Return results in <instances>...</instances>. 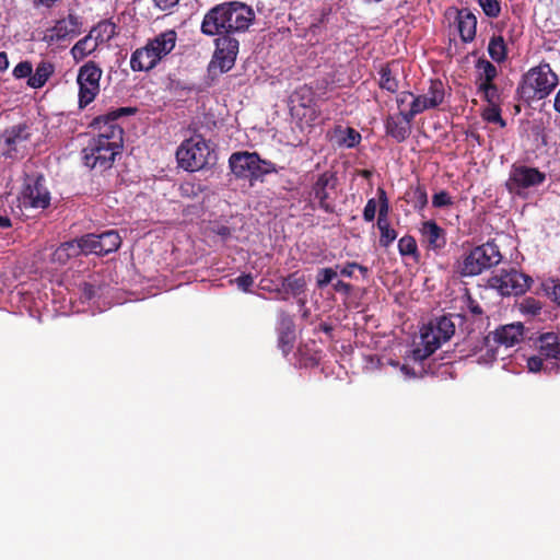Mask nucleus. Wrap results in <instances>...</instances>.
Listing matches in <instances>:
<instances>
[{"mask_svg": "<svg viewBox=\"0 0 560 560\" xmlns=\"http://www.w3.org/2000/svg\"><path fill=\"white\" fill-rule=\"evenodd\" d=\"M133 112L131 107H120L94 119L93 127L97 135L82 150L85 166L105 171L113 165L122 147V129L116 124V119Z\"/></svg>", "mask_w": 560, "mask_h": 560, "instance_id": "1", "label": "nucleus"}, {"mask_svg": "<svg viewBox=\"0 0 560 560\" xmlns=\"http://www.w3.org/2000/svg\"><path fill=\"white\" fill-rule=\"evenodd\" d=\"M255 20L254 10L245 3L230 1L210 9L203 16L201 32L207 36L243 33Z\"/></svg>", "mask_w": 560, "mask_h": 560, "instance_id": "2", "label": "nucleus"}, {"mask_svg": "<svg viewBox=\"0 0 560 560\" xmlns=\"http://www.w3.org/2000/svg\"><path fill=\"white\" fill-rule=\"evenodd\" d=\"M177 42L174 30H167L148 40L145 46L136 49L130 57V68L133 71H150L166 57Z\"/></svg>", "mask_w": 560, "mask_h": 560, "instance_id": "3", "label": "nucleus"}, {"mask_svg": "<svg viewBox=\"0 0 560 560\" xmlns=\"http://www.w3.org/2000/svg\"><path fill=\"white\" fill-rule=\"evenodd\" d=\"M538 353L528 358L529 372L544 371L548 374H557L560 370V335L547 332L537 341Z\"/></svg>", "mask_w": 560, "mask_h": 560, "instance_id": "4", "label": "nucleus"}, {"mask_svg": "<svg viewBox=\"0 0 560 560\" xmlns=\"http://www.w3.org/2000/svg\"><path fill=\"white\" fill-rule=\"evenodd\" d=\"M559 84V78L549 63H540L529 69L521 85V93L527 98L542 100Z\"/></svg>", "mask_w": 560, "mask_h": 560, "instance_id": "5", "label": "nucleus"}, {"mask_svg": "<svg viewBox=\"0 0 560 560\" xmlns=\"http://www.w3.org/2000/svg\"><path fill=\"white\" fill-rule=\"evenodd\" d=\"M502 255L493 242H487L472 248L459 265V272L464 277H474L485 270L499 265Z\"/></svg>", "mask_w": 560, "mask_h": 560, "instance_id": "6", "label": "nucleus"}, {"mask_svg": "<svg viewBox=\"0 0 560 560\" xmlns=\"http://www.w3.org/2000/svg\"><path fill=\"white\" fill-rule=\"evenodd\" d=\"M210 154L211 150L205 138L195 135L184 140L177 148L176 160L183 170L196 172L208 164Z\"/></svg>", "mask_w": 560, "mask_h": 560, "instance_id": "7", "label": "nucleus"}, {"mask_svg": "<svg viewBox=\"0 0 560 560\" xmlns=\"http://www.w3.org/2000/svg\"><path fill=\"white\" fill-rule=\"evenodd\" d=\"M229 164L235 176L249 180H257L276 172L273 163L261 160L255 152H235L230 156Z\"/></svg>", "mask_w": 560, "mask_h": 560, "instance_id": "8", "label": "nucleus"}, {"mask_svg": "<svg viewBox=\"0 0 560 560\" xmlns=\"http://www.w3.org/2000/svg\"><path fill=\"white\" fill-rule=\"evenodd\" d=\"M455 332V325L447 316L432 319L422 327V361L435 352Z\"/></svg>", "mask_w": 560, "mask_h": 560, "instance_id": "9", "label": "nucleus"}, {"mask_svg": "<svg viewBox=\"0 0 560 560\" xmlns=\"http://www.w3.org/2000/svg\"><path fill=\"white\" fill-rule=\"evenodd\" d=\"M418 101L419 98L412 93H402L398 98L399 114L387 119V132L398 141L406 139L410 132L409 121L419 112Z\"/></svg>", "mask_w": 560, "mask_h": 560, "instance_id": "10", "label": "nucleus"}, {"mask_svg": "<svg viewBox=\"0 0 560 560\" xmlns=\"http://www.w3.org/2000/svg\"><path fill=\"white\" fill-rule=\"evenodd\" d=\"M530 277L514 268L501 269L487 281V285L497 290L502 296L523 294L530 287Z\"/></svg>", "mask_w": 560, "mask_h": 560, "instance_id": "11", "label": "nucleus"}, {"mask_svg": "<svg viewBox=\"0 0 560 560\" xmlns=\"http://www.w3.org/2000/svg\"><path fill=\"white\" fill-rule=\"evenodd\" d=\"M115 33V26L112 23L103 22L93 27L90 33L80 39L72 48L71 55L75 61H81L92 52H94L97 47L109 40Z\"/></svg>", "mask_w": 560, "mask_h": 560, "instance_id": "12", "label": "nucleus"}, {"mask_svg": "<svg viewBox=\"0 0 560 560\" xmlns=\"http://www.w3.org/2000/svg\"><path fill=\"white\" fill-rule=\"evenodd\" d=\"M102 69L94 62H86L79 69L77 83L79 85V106L81 108L92 103L100 93Z\"/></svg>", "mask_w": 560, "mask_h": 560, "instance_id": "13", "label": "nucleus"}, {"mask_svg": "<svg viewBox=\"0 0 560 560\" xmlns=\"http://www.w3.org/2000/svg\"><path fill=\"white\" fill-rule=\"evenodd\" d=\"M546 179V174L536 167L526 165H512L506 188L510 192L520 195L523 190L537 187Z\"/></svg>", "mask_w": 560, "mask_h": 560, "instance_id": "14", "label": "nucleus"}, {"mask_svg": "<svg viewBox=\"0 0 560 560\" xmlns=\"http://www.w3.org/2000/svg\"><path fill=\"white\" fill-rule=\"evenodd\" d=\"M523 332L524 326L521 323H513L489 334L486 342L492 351V357L498 358L501 354V348L509 349L518 343L523 338Z\"/></svg>", "mask_w": 560, "mask_h": 560, "instance_id": "15", "label": "nucleus"}, {"mask_svg": "<svg viewBox=\"0 0 560 560\" xmlns=\"http://www.w3.org/2000/svg\"><path fill=\"white\" fill-rule=\"evenodd\" d=\"M81 245L83 254L106 255L117 250L121 244V237L116 231H106L102 234H88L82 236Z\"/></svg>", "mask_w": 560, "mask_h": 560, "instance_id": "16", "label": "nucleus"}, {"mask_svg": "<svg viewBox=\"0 0 560 560\" xmlns=\"http://www.w3.org/2000/svg\"><path fill=\"white\" fill-rule=\"evenodd\" d=\"M238 52V40L231 36H221L215 40V51L211 68L221 73L231 70Z\"/></svg>", "mask_w": 560, "mask_h": 560, "instance_id": "17", "label": "nucleus"}, {"mask_svg": "<svg viewBox=\"0 0 560 560\" xmlns=\"http://www.w3.org/2000/svg\"><path fill=\"white\" fill-rule=\"evenodd\" d=\"M22 202L25 207L45 209L50 203V194L43 177L28 178L22 191Z\"/></svg>", "mask_w": 560, "mask_h": 560, "instance_id": "18", "label": "nucleus"}, {"mask_svg": "<svg viewBox=\"0 0 560 560\" xmlns=\"http://www.w3.org/2000/svg\"><path fill=\"white\" fill-rule=\"evenodd\" d=\"M79 32L80 24L78 19L73 15H69L47 28L44 34V40L48 44H56L78 35Z\"/></svg>", "mask_w": 560, "mask_h": 560, "instance_id": "19", "label": "nucleus"}, {"mask_svg": "<svg viewBox=\"0 0 560 560\" xmlns=\"http://www.w3.org/2000/svg\"><path fill=\"white\" fill-rule=\"evenodd\" d=\"M422 242L429 250L439 253L446 245V232L432 220L422 222Z\"/></svg>", "mask_w": 560, "mask_h": 560, "instance_id": "20", "label": "nucleus"}, {"mask_svg": "<svg viewBox=\"0 0 560 560\" xmlns=\"http://www.w3.org/2000/svg\"><path fill=\"white\" fill-rule=\"evenodd\" d=\"M457 26L463 42L469 43L474 40L476 36L477 19L468 9L458 11Z\"/></svg>", "mask_w": 560, "mask_h": 560, "instance_id": "21", "label": "nucleus"}, {"mask_svg": "<svg viewBox=\"0 0 560 560\" xmlns=\"http://www.w3.org/2000/svg\"><path fill=\"white\" fill-rule=\"evenodd\" d=\"M332 180H334L332 175H330L328 173H324L318 177V179L316 180V183L313 187V192H314L315 199L318 200L319 207L326 211L331 210V206L328 202L329 195H328L327 188L334 186Z\"/></svg>", "mask_w": 560, "mask_h": 560, "instance_id": "22", "label": "nucleus"}, {"mask_svg": "<svg viewBox=\"0 0 560 560\" xmlns=\"http://www.w3.org/2000/svg\"><path fill=\"white\" fill-rule=\"evenodd\" d=\"M83 254V247L81 245V240H74L70 242L62 243L52 254V261L58 262L60 265L66 264L70 258L79 256Z\"/></svg>", "mask_w": 560, "mask_h": 560, "instance_id": "23", "label": "nucleus"}, {"mask_svg": "<svg viewBox=\"0 0 560 560\" xmlns=\"http://www.w3.org/2000/svg\"><path fill=\"white\" fill-rule=\"evenodd\" d=\"M55 71V67L49 61H40L35 72H32V75L27 80V85L32 89H40L43 88L48 79L51 77V74Z\"/></svg>", "mask_w": 560, "mask_h": 560, "instance_id": "24", "label": "nucleus"}, {"mask_svg": "<svg viewBox=\"0 0 560 560\" xmlns=\"http://www.w3.org/2000/svg\"><path fill=\"white\" fill-rule=\"evenodd\" d=\"M444 84L440 80H431L428 92L422 95V109L433 108L444 100Z\"/></svg>", "mask_w": 560, "mask_h": 560, "instance_id": "25", "label": "nucleus"}, {"mask_svg": "<svg viewBox=\"0 0 560 560\" xmlns=\"http://www.w3.org/2000/svg\"><path fill=\"white\" fill-rule=\"evenodd\" d=\"M334 139L339 145L353 148L359 144L361 135L353 128L337 126L334 129Z\"/></svg>", "mask_w": 560, "mask_h": 560, "instance_id": "26", "label": "nucleus"}, {"mask_svg": "<svg viewBox=\"0 0 560 560\" xmlns=\"http://www.w3.org/2000/svg\"><path fill=\"white\" fill-rule=\"evenodd\" d=\"M26 140V135L23 128L12 127L7 130L3 136V142L7 147L5 154L12 156V151L18 152L19 147Z\"/></svg>", "mask_w": 560, "mask_h": 560, "instance_id": "27", "label": "nucleus"}, {"mask_svg": "<svg viewBox=\"0 0 560 560\" xmlns=\"http://www.w3.org/2000/svg\"><path fill=\"white\" fill-rule=\"evenodd\" d=\"M398 66V63H392L390 66L381 69L380 86L383 90L392 93L397 91L398 82L394 74L397 72Z\"/></svg>", "mask_w": 560, "mask_h": 560, "instance_id": "28", "label": "nucleus"}, {"mask_svg": "<svg viewBox=\"0 0 560 560\" xmlns=\"http://www.w3.org/2000/svg\"><path fill=\"white\" fill-rule=\"evenodd\" d=\"M294 339V329L292 322L289 318L281 320V330L279 335V346L284 353L289 352Z\"/></svg>", "mask_w": 560, "mask_h": 560, "instance_id": "29", "label": "nucleus"}, {"mask_svg": "<svg viewBox=\"0 0 560 560\" xmlns=\"http://www.w3.org/2000/svg\"><path fill=\"white\" fill-rule=\"evenodd\" d=\"M488 52L495 62H502L506 58V46L502 36H493L488 45Z\"/></svg>", "mask_w": 560, "mask_h": 560, "instance_id": "30", "label": "nucleus"}, {"mask_svg": "<svg viewBox=\"0 0 560 560\" xmlns=\"http://www.w3.org/2000/svg\"><path fill=\"white\" fill-rule=\"evenodd\" d=\"M476 69L480 83L492 82L498 74L497 68L487 59H478Z\"/></svg>", "mask_w": 560, "mask_h": 560, "instance_id": "31", "label": "nucleus"}, {"mask_svg": "<svg viewBox=\"0 0 560 560\" xmlns=\"http://www.w3.org/2000/svg\"><path fill=\"white\" fill-rule=\"evenodd\" d=\"M306 281L304 277L298 276L296 273L290 275L282 281V289L287 293L298 295L304 291Z\"/></svg>", "mask_w": 560, "mask_h": 560, "instance_id": "32", "label": "nucleus"}, {"mask_svg": "<svg viewBox=\"0 0 560 560\" xmlns=\"http://www.w3.org/2000/svg\"><path fill=\"white\" fill-rule=\"evenodd\" d=\"M411 363H420V350L415 349L412 352L404 359V363L399 365L400 372L405 380H415L417 373Z\"/></svg>", "mask_w": 560, "mask_h": 560, "instance_id": "33", "label": "nucleus"}, {"mask_svg": "<svg viewBox=\"0 0 560 560\" xmlns=\"http://www.w3.org/2000/svg\"><path fill=\"white\" fill-rule=\"evenodd\" d=\"M377 226L381 231L380 243L383 246H388L397 237L396 232L389 226L388 221L377 220Z\"/></svg>", "mask_w": 560, "mask_h": 560, "instance_id": "34", "label": "nucleus"}, {"mask_svg": "<svg viewBox=\"0 0 560 560\" xmlns=\"http://www.w3.org/2000/svg\"><path fill=\"white\" fill-rule=\"evenodd\" d=\"M541 304L534 298H526L520 303V311L525 315L535 316L539 314Z\"/></svg>", "mask_w": 560, "mask_h": 560, "instance_id": "35", "label": "nucleus"}, {"mask_svg": "<svg viewBox=\"0 0 560 560\" xmlns=\"http://www.w3.org/2000/svg\"><path fill=\"white\" fill-rule=\"evenodd\" d=\"M483 119L488 122H494L499 124L501 127L505 126V121L502 119L500 109L495 104H490L485 110H483Z\"/></svg>", "mask_w": 560, "mask_h": 560, "instance_id": "36", "label": "nucleus"}, {"mask_svg": "<svg viewBox=\"0 0 560 560\" xmlns=\"http://www.w3.org/2000/svg\"><path fill=\"white\" fill-rule=\"evenodd\" d=\"M479 90L482 91L483 96L489 105L495 104L497 100L499 98V91L492 82L479 83Z\"/></svg>", "mask_w": 560, "mask_h": 560, "instance_id": "37", "label": "nucleus"}, {"mask_svg": "<svg viewBox=\"0 0 560 560\" xmlns=\"http://www.w3.org/2000/svg\"><path fill=\"white\" fill-rule=\"evenodd\" d=\"M398 248L401 255H415L417 252V242L411 236H404L398 242Z\"/></svg>", "mask_w": 560, "mask_h": 560, "instance_id": "38", "label": "nucleus"}, {"mask_svg": "<svg viewBox=\"0 0 560 560\" xmlns=\"http://www.w3.org/2000/svg\"><path fill=\"white\" fill-rule=\"evenodd\" d=\"M453 198L445 190L435 192L432 197V206L434 208H447L453 206Z\"/></svg>", "mask_w": 560, "mask_h": 560, "instance_id": "39", "label": "nucleus"}, {"mask_svg": "<svg viewBox=\"0 0 560 560\" xmlns=\"http://www.w3.org/2000/svg\"><path fill=\"white\" fill-rule=\"evenodd\" d=\"M32 63L30 61H22L14 67L12 74L15 79H28L32 75Z\"/></svg>", "mask_w": 560, "mask_h": 560, "instance_id": "40", "label": "nucleus"}, {"mask_svg": "<svg viewBox=\"0 0 560 560\" xmlns=\"http://www.w3.org/2000/svg\"><path fill=\"white\" fill-rule=\"evenodd\" d=\"M479 4L482 8L486 15L490 18H497L500 13V4L497 0H479Z\"/></svg>", "mask_w": 560, "mask_h": 560, "instance_id": "41", "label": "nucleus"}, {"mask_svg": "<svg viewBox=\"0 0 560 560\" xmlns=\"http://www.w3.org/2000/svg\"><path fill=\"white\" fill-rule=\"evenodd\" d=\"M337 276V272L331 268H323L317 275V285L323 288L331 282Z\"/></svg>", "mask_w": 560, "mask_h": 560, "instance_id": "42", "label": "nucleus"}, {"mask_svg": "<svg viewBox=\"0 0 560 560\" xmlns=\"http://www.w3.org/2000/svg\"><path fill=\"white\" fill-rule=\"evenodd\" d=\"M377 211V202L374 199H370L363 210V218L365 221L371 222L375 218Z\"/></svg>", "mask_w": 560, "mask_h": 560, "instance_id": "43", "label": "nucleus"}, {"mask_svg": "<svg viewBox=\"0 0 560 560\" xmlns=\"http://www.w3.org/2000/svg\"><path fill=\"white\" fill-rule=\"evenodd\" d=\"M237 288L244 292H248L254 283V278L250 275H242L235 280Z\"/></svg>", "mask_w": 560, "mask_h": 560, "instance_id": "44", "label": "nucleus"}, {"mask_svg": "<svg viewBox=\"0 0 560 560\" xmlns=\"http://www.w3.org/2000/svg\"><path fill=\"white\" fill-rule=\"evenodd\" d=\"M355 269H360L361 271H366L365 268L359 266L355 262H350L340 269V273L345 277H352Z\"/></svg>", "mask_w": 560, "mask_h": 560, "instance_id": "45", "label": "nucleus"}, {"mask_svg": "<svg viewBox=\"0 0 560 560\" xmlns=\"http://www.w3.org/2000/svg\"><path fill=\"white\" fill-rule=\"evenodd\" d=\"M547 292L560 305V284L552 281L551 285L547 287Z\"/></svg>", "mask_w": 560, "mask_h": 560, "instance_id": "46", "label": "nucleus"}, {"mask_svg": "<svg viewBox=\"0 0 560 560\" xmlns=\"http://www.w3.org/2000/svg\"><path fill=\"white\" fill-rule=\"evenodd\" d=\"M153 2L159 9L166 11L174 8L179 0H153Z\"/></svg>", "mask_w": 560, "mask_h": 560, "instance_id": "47", "label": "nucleus"}, {"mask_svg": "<svg viewBox=\"0 0 560 560\" xmlns=\"http://www.w3.org/2000/svg\"><path fill=\"white\" fill-rule=\"evenodd\" d=\"M387 213H388V205L386 201H383L378 208V219L377 220H384L387 221Z\"/></svg>", "mask_w": 560, "mask_h": 560, "instance_id": "48", "label": "nucleus"}, {"mask_svg": "<svg viewBox=\"0 0 560 560\" xmlns=\"http://www.w3.org/2000/svg\"><path fill=\"white\" fill-rule=\"evenodd\" d=\"M469 311L474 314V315H481L482 314V308L479 304H477L476 302L474 301H469Z\"/></svg>", "mask_w": 560, "mask_h": 560, "instance_id": "49", "label": "nucleus"}, {"mask_svg": "<svg viewBox=\"0 0 560 560\" xmlns=\"http://www.w3.org/2000/svg\"><path fill=\"white\" fill-rule=\"evenodd\" d=\"M9 67V60L5 52H0V71L7 70Z\"/></svg>", "mask_w": 560, "mask_h": 560, "instance_id": "50", "label": "nucleus"}, {"mask_svg": "<svg viewBox=\"0 0 560 560\" xmlns=\"http://www.w3.org/2000/svg\"><path fill=\"white\" fill-rule=\"evenodd\" d=\"M11 226V220L8 217L0 215V228L8 229Z\"/></svg>", "mask_w": 560, "mask_h": 560, "instance_id": "51", "label": "nucleus"}, {"mask_svg": "<svg viewBox=\"0 0 560 560\" xmlns=\"http://www.w3.org/2000/svg\"><path fill=\"white\" fill-rule=\"evenodd\" d=\"M335 289L337 291H348L349 289V285L342 281H338L335 283Z\"/></svg>", "mask_w": 560, "mask_h": 560, "instance_id": "52", "label": "nucleus"}, {"mask_svg": "<svg viewBox=\"0 0 560 560\" xmlns=\"http://www.w3.org/2000/svg\"><path fill=\"white\" fill-rule=\"evenodd\" d=\"M553 108L560 114V88L555 97Z\"/></svg>", "mask_w": 560, "mask_h": 560, "instance_id": "53", "label": "nucleus"}, {"mask_svg": "<svg viewBox=\"0 0 560 560\" xmlns=\"http://www.w3.org/2000/svg\"><path fill=\"white\" fill-rule=\"evenodd\" d=\"M421 198H422V206H423V205H425L428 202L427 194L422 191Z\"/></svg>", "mask_w": 560, "mask_h": 560, "instance_id": "54", "label": "nucleus"}, {"mask_svg": "<svg viewBox=\"0 0 560 560\" xmlns=\"http://www.w3.org/2000/svg\"><path fill=\"white\" fill-rule=\"evenodd\" d=\"M390 364H392V365H394V366H398V365H399V364H398V363H396V362H390Z\"/></svg>", "mask_w": 560, "mask_h": 560, "instance_id": "55", "label": "nucleus"}]
</instances>
